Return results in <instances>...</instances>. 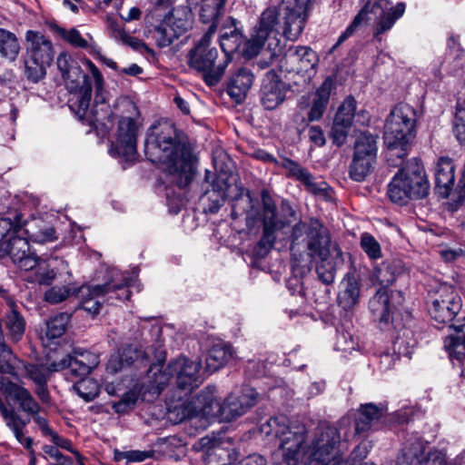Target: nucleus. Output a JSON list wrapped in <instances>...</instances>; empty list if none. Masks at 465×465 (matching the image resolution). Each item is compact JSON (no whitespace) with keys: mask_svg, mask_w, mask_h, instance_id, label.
I'll list each match as a JSON object with an SVG mask.
<instances>
[{"mask_svg":"<svg viewBox=\"0 0 465 465\" xmlns=\"http://www.w3.org/2000/svg\"><path fill=\"white\" fill-rule=\"evenodd\" d=\"M144 153L153 163L166 165L170 183L187 187L194 177L193 155L187 135L170 120H161L147 132Z\"/></svg>","mask_w":465,"mask_h":465,"instance_id":"f257e3e1","label":"nucleus"},{"mask_svg":"<svg viewBox=\"0 0 465 465\" xmlns=\"http://www.w3.org/2000/svg\"><path fill=\"white\" fill-rule=\"evenodd\" d=\"M261 431L278 440V448L272 454L273 465H297L307 439V428L303 423H287L286 418L272 417L262 424Z\"/></svg>","mask_w":465,"mask_h":465,"instance_id":"f03ea898","label":"nucleus"},{"mask_svg":"<svg viewBox=\"0 0 465 465\" xmlns=\"http://www.w3.org/2000/svg\"><path fill=\"white\" fill-rule=\"evenodd\" d=\"M165 4V0H156L154 8L145 16V35L161 48L172 45L192 26V15L185 8L160 14V7Z\"/></svg>","mask_w":465,"mask_h":465,"instance_id":"7ed1b4c3","label":"nucleus"},{"mask_svg":"<svg viewBox=\"0 0 465 465\" xmlns=\"http://www.w3.org/2000/svg\"><path fill=\"white\" fill-rule=\"evenodd\" d=\"M416 122V110L408 104L401 103L391 111L384 125L388 161L394 156L402 159L407 154L408 144L415 137Z\"/></svg>","mask_w":465,"mask_h":465,"instance_id":"20e7f679","label":"nucleus"},{"mask_svg":"<svg viewBox=\"0 0 465 465\" xmlns=\"http://www.w3.org/2000/svg\"><path fill=\"white\" fill-rule=\"evenodd\" d=\"M213 35V27L207 29L187 54L188 66L200 73L208 86H214L221 81L232 59L210 46Z\"/></svg>","mask_w":465,"mask_h":465,"instance_id":"39448f33","label":"nucleus"},{"mask_svg":"<svg viewBox=\"0 0 465 465\" xmlns=\"http://www.w3.org/2000/svg\"><path fill=\"white\" fill-rule=\"evenodd\" d=\"M430 193V183L424 166L417 158L409 161L398 170L388 185L390 200L405 203L408 200H420Z\"/></svg>","mask_w":465,"mask_h":465,"instance_id":"423d86ee","label":"nucleus"},{"mask_svg":"<svg viewBox=\"0 0 465 465\" xmlns=\"http://www.w3.org/2000/svg\"><path fill=\"white\" fill-rule=\"evenodd\" d=\"M391 3L388 0H377L374 3H371V1L366 2L346 30L339 36L338 41L332 46L331 51L336 49L341 43L352 35L356 28L362 23L371 20L369 15L371 14L380 17L374 27L373 36L381 41V39L379 36L389 31L405 12L404 3H398L394 7L386 12V9H388Z\"/></svg>","mask_w":465,"mask_h":465,"instance_id":"0eeeda50","label":"nucleus"},{"mask_svg":"<svg viewBox=\"0 0 465 465\" xmlns=\"http://www.w3.org/2000/svg\"><path fill=\"white\" fill-rule=\"evenodd\" d=\"M284 35V4L280 8L271 6L261 14L256 25L253 26L251 36L244 43L242 55L247 59L257 56L270 38L276 39Z\"/></svg>","mask_w":465,"mask_h":465,"instance_id":"6e6552de","label":"nucleus"},{"mask_svg":"<svg viewBox=\"0 0 465 465\" xmlns=\"http://www.w3.org/2000/svg\"><path fill=\"white\" fill-rule=\"evenodd\" d=\"M25 67L26 78L37 83L46 74L54 57L52 41L39 31L27 30L25 33Z\"/></svg>","mask_w":465,"mask_h":465,"instance_id":"1a4fd4ad","label":"nucleus"},{"mask_svg":"<svg viewBox=\"0 0 465 465\" xmlns=\"http://www.w3.org/2000/svg\"><path fill=\"white\" fill-rule=\"evenodd\" d=\"M339 428L327 423L320 424L314 432L306 454L321 465H341Z\"/></svg>","mask_w":465,"mask_h":465,"instance_id":"9d476101","label":"nucleus"},{"mask_svg":"<svg viewBox=\"0 0 465 465\" xmlns=\"http://www.w3.org/2000/svg\"><path fill=\"white\" fill-rule=\"evenodd\" d=\"M84 63L94 78L95 96L92 109L90 110L89 105L88 114L80 120L87 122L90 125H94L97 130H101L105 134L113 129L114 120L113 112L106 101L104 76L91 60L84 59Z\"/></svg>","mask_w":465,"mask_h":465,"instance_id":"9b49d317","label":"nucleus"},{"mask_svg":"<svg viewBox=\"0 0 465 465\" xmlns=\"http://www.w3.org/2000/svg\"><path fill=\"white\" fill-rule=\"evenodd\" d=\"M201 362L187 357L180 356L170 361L163 373L159 374L157 389L163 391L170 379H173L176 386L183 391H191L201 382Z\"/></svg>","mask_w":465,"mask_h":465,"instance_id":"f8f14e48","label":"nucleus"},{"mask_svg":"<svg viewBox=\"0 0 465 465\" xmlns=\"http://www.w3.org/2000/svg\"><path fill=\"white\" fill-rule=\"evenodd\" d=\"M259 157L264 161L278 164L286 171V177L301 183L310 193L322 197L324 200L331 198L332 191L328 183L323 181L317 182L313 174L298 162L288 157H281L280 161H276L272 155L266 153H262V155Z\"/></svg>","mask_w":465,"mask_h":465,"instance_id":"ddd939ff","label":"nucleus"},{"mask_svg":"<svg viewBox=\"0 0 465 465\" xmlns=\"http://www.w3.org/2000/svg\"><path fill=\"white\" fill-rule=\"evenodd\" d=\"M64 79L71 94L68 100L70 109L79 119L84 118L88 114L93 92L90 77L77 64Z\"/></svg>","mask_w":465,"mask_h":465,"instance_id":"4468645a","label":"nucleus"},{"mask_svg":"<svg viewBox=\"0 0 465 465\" xmlns=\"http://www.w3.org/2000/svg\"><path fill=\"white\" fill-rule=\"evenodd\" d=\"M119 272L115 270L110 271L107 281L104 284L83 285L79 288L78 295L81 298V307L93 315L100 312L102 302L98 300L110 292L124 291L128 299L130 292L125 289V282L117 280Z\"/></svg>","mask_w":465,"mask_h":465,"instance_id":"2eb2a0df","label":"nucleus"},{"mask_svg":"<svg viewBox=\"0 0 465 465\" xmlns=\"http://www.w3.org/2000/svg\"><path fill=\"white\" fill-rule=\"evenodd\" d=\"M460 308V297L450 285L441 284L435 292L430 293L429 312L436 322H450Z\"/></svg>","mask_w":465,"mask_h":465,"instance_id":"dca6fc26","label":"nucleus"},{"mask_svg":"<svg viewBox=\"0 0 465 465\" xmlns=\"http://www.w3.org/2000/svg\"><path fill=\"white\" fill-rule=\"evenodd\" d=\"M282 223L277 216V207L270 199H262V235L254 247L258 257H264L272 250L276 240V232L281 229Z\"/></svg>","mask_w":465,"mask_h":465,"instance_id":"f3484780","label":"nucleus"},{"mask_svg":"<svg viewBox=\"0 0 465 465\" xmlns=\"http://www.w3.org/2000/svg\"><path fill=\"white\" fill-rule=\"evenodd\" d=\"M307 249L311 256L319 258L334 256L341 261L342 252L340 247L331 242L327 229L317 219H311V231L307 240Z\"/></svg>","mask_w":465,"mask_h":465,"instance_id":"a211bd4d","label":"nucleus"},{"mask_svg":"<svg viewBox=\"0 0 465 465\" xmlns=\"http://www.w3.org/2000/svg\"><path fill=\"white\" fill-rule=\"evenodd\" d=\"M138 124L133 116H123L118 123L114 150L128 162L137 155Z\"/></svg>","mask_w":465,"mask_h":465,"instance_id":"6ab92c4d","label":"nucleus"},{"mask_svg":"<svg viewBox=\"0 0 465 465\" xmlns=\"http://www.w3.org/2000/svg\"><path fill=\"white\" fill-rule=\"evenodd\" d=\"M311 0H283L284 35L291 40H296L303 31L307 17L308 5Z\"/></svg>","mask_w":465,"mask_h":465,"instance_id":"aec40b11","label":"nucleus"},{"mask_svg":"<svg viewBox=\"0 0 465 465\" xmlns=\"http://www.w3.org/2000/svg\"><path fill=\"white\" fill-rule=\"evenodd\" d=\"M0 391L7 401L17 403L19 410L23 412L28 415L40 412V404L34 398L30 391L24 386L7 378L0 377Z\"/></svg>","mask_w":465,"mask_h":465,"instance_id":"412c9836","label":"nucleus"},{"mask_svg":"<svg viewBox=\"0 0 465 465\" xmlns=\"http://www.w3.org/2000/svg\"><path fill=\"white\" fill-rule=\"evenodd\" d=\"M255 403L256 394L252 391L231 393L218 406V417L223 421H232L246 413Z\"/></svg>","mask_w":465,"mask_h":465,"instance_id":"4be33fe9","label":"nucleus"},{"mask_svg":"<svg viewBox=\"0 0 465 465\" xmlns=\"http://www.w3.org/2000/svg\"><path fill=\"white\" fill-rule=\"evenodd\" d=\"M286 95L285 84L274 73H267L261 89L262 104L266 110L277 108Z\"/></svg>","mask_w":465,"mask_h":465,"instance_id":"5701e85b","label":"nucleus"},{"mask_svg":"<svg viewBox=\"0 0 465 465\" xmlns=\"http://www.w3.org/2000/svg\"><path fill=\"white\" fill-rule=\"evenodd\" d=\"M244 38L241 23L232 16L228 17L220 28L222 53L232 57V54L242 45Z\"/></svg>","mask_w":465,"mask_h":465,"instance_id":"b1692460","label":"nucleus"},{"mask_svg":"<svg viewBox=\"0 0 465 465\" xmlns=\"http://www.w3.org/2000/svg\"><path fill=\"white\" fill-rule=\"evenodd\" d=\"M286 62L291 64L290 68H288L289 72L310 74L315 71L319 63V57L311 47L299 45L294 50H289L286 54Z\"/></svg>","mask_w":465,"mask_h":465,"instance_id":"393cba45","label":"nucleus"},{"mask_svg":"<svg viewBox=\"0 0 465 465\" xmlns=\"http://www.w3.org/2000/svg\"><path fill=\"white\" fill-rule=\"evenodd\" d=\"M384 408L374 403L361 404L354 415V435L366 436L384 415Z\"/></svg>","mask_w":465,"mask_h":465,"instance_id":"a878e982","label":"nucleus"},{"mask_svg":"<svg viewBox=\"0 0 465 465\" xmlns=\"http://www.w3.org/2000/svg\"><path fill=\"white\" fill-rule=\"evenodd\" d=\"M0 414L17 441L25 449H30L34 440L31 437L25 436V430L29 423V420H24L14 408H8L1 397Z\"/></svg>","mask_w":465,"mask_h":465,"instance_id":"bb28decb","label":"nucleus"},{"mask_svg":"<svg viewBox=\"0 0 465 465\" xmlns=\"http://www.w3.org/2000/svg\"><path fill=\"white\" fill-rule=\"evenodd\" d=\"M455 166L449 157L439 158L435 167V193L441 198H448L454 183Z\"/></svg>","mask_w":465,"mask_h":465,"instance_id":"cd10ccee","label":"nucleus"},{"mask_svg":"<svg viewBox=\"0 0 465 465\" xmlns=\"http://www.w3.org/2000/svg\"><path fill=\"white\" fill-rule=\"evenodd\" d=\"M254 80L252 71L241 67L231 74L227 81V93L231 98L241 103L251 89Z\"/></svg>","mask_w":465,"mask_h":465,"instance_id":"c85d7f7f","label":"nucleus"},{"mask_svg":"<svg viewBox=\"0 0 465 465\" xmlns=\"http://www.w3.org/2000/svg\"><path fill=\"white\" fill-rule=\"evenodd\" d=\"M338 293V305L346 312H351L359 303L361 284L353 273H347Z\"/></svg>","mask_w":465,"mask_h":465,"instance_id":"c756f323","label":"nucleus"},{"mask_svg":"<svg viewBox=\"0 0 465 465\" xmlns=\"http://www.w3.org/2000/svg\"><path fill=\"white\" fill-rule=\"evenodd\" d=\"M369 308L380 323L385 325L394 322V312L390 303L388 289L380 288L369 302Z\"/></svg>","mask_w":465,"mask_h":465,"instance_id":"7c9ffc66","label":"nucleus"},{"mask_svg":"<svg viewBox=\"0 0 465 465\" xmlns=\"http://www.w3.org/2000/svg\"><path fill=\"white\" fill-rule=\"evenodd\" d=\"M24 229L18 233H11L9 236L0 242V259L10 256L15 262L21 260V257L26 255L29 252V242L23 236Z\"/></svg>","mask_w":465,"mask_h":465,"instance_id":"2f4dec72","label":"nucleus"},{"mask_svg":"<svg viewBox=\"0 0 465 465\" xmlns=\"http://www.w3.org/2000/svg\"><path fill=\"white\" fill-rule=\"evenodd\" d=\"M233 356L234 351L229 343L221 341L213 344L205 359L207 371L210 372L219 371L227 365Z\"/></svg>","mask_w":465,"mask_h":465,"instance_id":"473e14b6","label":"nucleus"},{"mask_svg":"<svg viewBox=\"0 0 465 465\" xmlns=\"http://www.w3.org/2000/svg\"><path fill=\"white\" fill-rule=\"evenodd\" d=\"M405 271L404 263L401 260H387L375 268L374 278L381 288H388Z\"/></svg>","mask_w":465,"mask_h":465,"instance_id":"72a5a7b5","label":"nucleus"},{"mask_svg":"<svg viewBox=\"0 0 465 465\" xmlns=\"http://www.w3.org/2000/svg\"><path fill=\"white\" fill-rule=\"evenodd\" d=\"M227 0H198L199 17L203 24L209 25L208 29L213 27V34L216 32L218 20L224 13Z\"/></svg>","mask_w":465,"mask_h":465,"instance_id":"f704fd0d","label":"nucleus"},{"mask_svg":"<svg viewBox=\"0 0 465 465\" xmlns=\"http://www.w3.org/2000/svg\"><path fill=\"white\" fill-rule=\"evenodd\" d=\"M3 325L8 331V337L14 342H17L22 339L25 330V321L22 314L15 309L14 305L11 306L10 311L0 321V337H3Z\"/></svg>","mask_w":465,"mask_h":465,"instance_id":"c9c22d12","label":"nucleus"},{"mask_svg":"<svg viewBox=\"0 0 465 465\" xmlns=\"http://www.w3.org/2000/svg\"><path fill=\"white\" fill-rule=\"evenodd\" d=\"M21 50L18 37L13 32L0 28V55L10 62L16 60Z\"/></svg>","mask_w":465,"mask_h":465,"instance_id":"e433bc0d","label":"nucleus"},{"mask_svg":"<svg viewBox=\"0 0 465 465\" xmlns=\"http://www.w3.org/2000/svg\"><path fill=\"white\" fill-rule=\"evenodd\" d=\"M53 367L54 371L68 369L71 374L76 378H84L94 370L86 362L83 363L73 354H68L61 361L53 362Z\"/></svg>","mask_w":465,"mask_h":465,"instance_id":"4c0bfd02","label":"nucleus"},{"mask_svg":"<svg viewBox=\"0 0 465 465\" xmlns=\"http://www.w3.org/2000/svg\"><path fill=\"white\" fill-rule=\"evenodd\" d=\"M376 160L353 154L349 167V175L355 182H363L374 169Z\"/></svg>","mask_w":465,"mask_h":465,"instance_id":"58836bf2","label":"nucleus"},{"mask_svg":"<svg viewBox=\"0 0 465 465\" xmlns=\"http://www.w3.org/2000/svg\"><path fill=\"white\" fill-rule=\"evenodd\" d=\"M243 214L246 215L248 223L253 222L257 214L256 210H254L253 200L249 193H247L245 195H241L235 198L232 205L231 217L233 220Z\"/></svg>","mask_w":465,"mask_h":465,"instance_id":"ea45409f","label":"nucleus"},{"mask_svg":"<svg viewBox=\"0 0 465 465\" xmlns=\"http://www.w3.org/2000/svg\"><path fill=\"white\" fill-rule=\"evenodd\" d=\"M201 443L203 447H206L205 461L207 464L221 463L220 465H226L228 451L219 442L204 437L201 440Z\"/></svg>","mask_w":465,"mask_h":465,"instance_id":"a19ab883","label":"nucleus"},{"mask_svg":"<svg viewBox=\"0 0 465 465\" xmlns=\"http://www.w3.org/2000/svg\"><path fill=\"white\" fill-rule=\"evenodd\" d=\"M376 139L371 134L361 133L356 139L353 154L376 160Z\"/></svg>","mask_w":465,"mask_h":465,"instance_id":"79ce46f5","label":"nucleus"},{"mask_svg":"<svg viewBox=\"0 0 465 465\" xmlns=\"http://www.w3.org/2000/svg\"><path fill=\"white\" fill-rule=\"evenodd\" d=\"M321 262L316 266L318 279L324 284L330 285L334 282L336 266L342 260L335 259L334 256L320 258Z\"/></svg>","mask_w":465,"mask_h":465,"instance_id":"37998d69","label":"nucleus"},{"mask_svg":"<svg viewBox=\"0 0 465 465\" xmlns=\"http://www.w3.org/2000/svg\"><path fill=\"white\" fill-rule=\"evenodd\" d=\"M444 348L450 358L460 360L465 356V332L460 329L456 334L449 335L444 340Z\"/></svg>","mask_w":465,"mask_h":465,"instance_id":"c03bdc74","label":"nucleus"},{"mask_svg":"<svg viewBox=\"0 0 465 465\" xmlns=\"http://www.w3.org/2000/svg\"><path fill=\"white\" fill-rule=\"evenodd\" d=\"M118 354L124 361L126 366H131L135 361H143L148 357L147 352L138 342L124 344Z\"/></svg>","mask_w":465,"mask_h":465,"instance_id":"a18cd8bd","label":"nucleus"},{"mask_svg":"<svg viewBox=\"0 0 465 465\" xmlns=\"http://www.w3.org/2000/svg\"><path fill=\"white\" fill-rule=\"evenodd\" d=\"M69 321L70 314L66 312H61L51 318L46 323V336L49 339L61 337L64 333Z\"/></svg>","mask_w":465,"mask_h":465,"instance_id":"49530a36","label":"nucleus"},{"mask_svg":"<svg viewBox=\"0 0 465 465\" xmlns=\"http://www.w3.org/2000/svg\"><path fill=\"white\" fill-rule=\"evenodd\" d=\"M197 401L200 404L198 408L206 415H213L218 417V406L221 405L215 400L213 390L205 388L197 396Z\"/></svg>","mask_w":465,"mask_h":465,"instance_id":"de8ad7c7","label":"nucleus"},{"mask_svg":"<svg viewBox=\"0 0 465 465\" xmlns=\"http://www.w3.org/2000/svg\"><path fill=\"white\" fill-rule=\"evenodd\" d=\"M53 369V363L50 365V367H47L44 364L32 363L25 365L26 376L35 384L47 383L51 373L54 371Z\"/></svg>","mask_w":465,"mask_h":465,"instance_id":"09e8293b","label":"nucleus"},{"mask_svg":"<svg viewBox=\"0 0 465 465\" xmlns=\"http://www.w3.org/2000/svg\"><path fill=\"white\" fill-rule=\"evenodd\" d=\"M424 455V445L419 439L414 440L409 445L402 449V456L404 462L410 465H419L422 462Z\"/></svg>","mask_w":465,"mask_h":465,"instance_id":"8fccbe9b","label":"nucleus"},{"mask_svg":"<svg viewBox=\"0 0 465 465\" xmlns=\"http://www.w3.org/2000/svg\"><path fill=\"white\" fill-rule=\"evenodd\" d=\"M74 390L85 401H92L99 395V386L92 379H83L74 385Z\"/></svg>","mask_w":465,"mask_h":465,"instance_id":"3c124183","label":"nucleus"},{"mask_svg":"<svg viewBox=\"0 0 465 465\" xmlns=\"http://www.w3.org/2000/svg\"><path fill=\"white\" fill-rule=\"evenodd\" d=\"M360 245L369 259L378 260L381 258L382 252L379 242L369 232L361 235Z\"/></svg>","mask_w":465,"mask_h":465,"instance_id":"603ef678","label":"nucleus"},{"mask_svg":"<svg viewBox=\"0 0 465 465\" xmlns=\"http://www.w3.org/2000/svg\"><path fill=\"white\" fill-rule=\"evenodd\" d=\"M14 359L12 350L5 344L4 337H0V373L15 375V368L12 363Z\"/></svg>","mask_w":465,"mask_h":465,"instance_id":"864d4df0","label":"nucleus"},{"mask_svg":"<svg viewBox=\"0 0 465 465\" xmlns=\"http://www.w3.org/2000/svg\"><path fill=\"white\" fill-rule=\"evenodd\" d=\"M359 347L358 338L347 331H338L335 349L337 351L351 353Z\"/></svg>","mask_w":465,"mask_h":465,"instance_id":"5fc2aeb1","label":"nucleus"},{"mask_svg":"<svg viewBox=\"0 0 465 465\" xmlns=\"http://www.w3.org/2000/svg\"><path fill=\"white\" fill-rule=\"evenodd\" d=\"M53 28L60 36H62L66 42H68L73 46L79 48L88 47L87 41L83 38L80 32L75 28H72L69 31L58 25H54Z\"/></svg>","mask_w":465,"mask_h":465,"instance_id":"6e6d98bb","label":"nucleus"},{"mask_svg":"<svg viewBox=\"0 0 465 465\" xmlns=\"http://www.w3.org/2000/svg\"><path fill=\"white\" fill-rule=\"evenodd\" d=\"M357 102L351 95L347 96L342 104L339 106L335 117L338 120H344L346 124H352L353 117L355 115Z\"/></svg>","mask_w":465,"mask_h":465,"instance_id":"4d7b16f0","label":"nucleus"},{"mask_svg":"<svg viewBox=\"0 0 465 465\" xmlns=\"http://www.w3.org/2000/svg\"><path fill=\"white\" fill-rule=\"evenodd\" d=\"M351 126V124L344 123V120H338V118L334 117L331 131V138L333 143L338 146L342 145L346 142Z\"/></svg>","mask_w":465,"mask_h":465,"instance_id":"13d9d810","label":"nucleus"},{"mask_svg":"<svg viewBox=\"0 0 465 465\" xmlns=\"http://www.w3.org/2000/svg\"><path fill=\"white\" fill-rule=\"evenodd\" d=\"M311 231V221L309 223L299 222L293 227L291 234L292 246L291 249H294V245L301 243L305 239L308 240L309 232Z\"/></svg>","mask_w":465,"mask_h":465,"instance_id":"bf43d9fd","label":"nucleus"},{"mask_svg":"<svg viewBox=\"0 0 465 465\" xmlns=\"http://www.w3.org/2000/svg\"><path fill=\"white\" fill-rule=\"evenodd\" d=\"M453 131L457 140L460 143H465V102L457 108Z\"/></svg>","mask_w":465,"mask_h":465,"instance_id":"052dcab7","label":"nucleus"},{"mask_svg":"<svg viewBox=\"0 0 465 465\" xmlns=\"http://www.w3.org/2000/svg\"><path fill=\"white\" fill-rule=\"evenodd\" d=\"M56 272L50 268L45 261L40 262L38 269L35 271V282L41 285H50L55 279Z\"/></svg>","mask_w":465,"mask_h":465,"instance_id":"680f3d73","label":"nucleus"},{"mask_svg":"<svg viewBox=\"0 0 465 465\" xmlns=\"http://www.w3.org/2000/svg\"><path fill=\"white\" fill-rule=\"evenodd\" d=\"M230 178V172L221 170L212 180L213 191L227 196V192L231 186Z\"/></svg>","mask_w":465,"mask_h":465,"instance_id":"e2e57ef3","label":"nucleus"},{"mask_svg":"<svg viewBox=\"0 0 465 465\" xmlns=\"http://www.w3.org/2000/svg\"><path fill=\"white\" fill-rule=\"evenodd\" d=\"M71 293V290L66 286H54L47 290L45 293V300L53 304L64 301Z\"/></svg>","mask_w":465,"mask_h":465,"instance_id":"0e129e2a","label":"nucleus"},{"mask_svg":"<svg viewBox=\"0 0 465 465\" xmlns=\"http://www.w3.org/2000/svg\"><path fill=\"white\" fill-rule=\"evenodd\" d=\"M22 231V226L18 222H14L10 218L0 217V242L5 240L11 232L18 233Z\"/></svg>","mask_w":465,"mask_h":465,"instance_id":"69168bd1","label":"nucleus"},{"mask_svg":"<svg viewBox=\"0 0 465 465\" xmlns=\"http://www.w3.org/2000/svg\"><path fill=\"white\" fill-rule=\"evenodd\" d=\"M207 194H209V192H205L202 198L203 201L206 199L209 202V203L205 206L204 212L209 213H215L223 205L226 195L215 193L213 191L210 196H207Z\"/></svg>","mask_w":465,"mask_h":465,"instance_id":"338daca9","label":"nucleus"},{"mask_svg":"<svg viewBox=\"0 0 465 465\" xmlns=\"http://www.w3.org/2000/svg\"><path fill=\"white\" fill-rule=\"evenodd\" d=\"M334 87V81L331 77H327L323 83L317 88L314 100L322 102L325 104H329L331 90Z\"/></svg>","mask_w":465,"mask_h":465,"instance_id":"774afa93","label":"nucleus"}]
</instances>
